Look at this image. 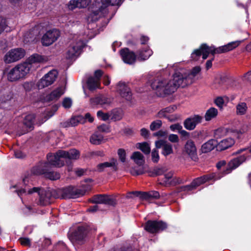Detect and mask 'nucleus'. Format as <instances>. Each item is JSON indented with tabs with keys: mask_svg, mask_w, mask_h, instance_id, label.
<instances>
[{
	"mask_svg": "<svg viewBox=\"0 0 251 251\" xmlns=\"http://www.w3.org/2000/svg\"><path fill=\"white\" fill-rule=\"evenodd\" d=\"M183 183L182 179L178 177H173L170 181V182H164L163 183L164 186L169 187L170 186H175L177 184H179Z\"/></svg>",
	"mask_w": 251,
	"mask_h": 251,
	"instance_id": "obj_42",
	"label": "nucleus"
},
{
	"mask_svg": "<svg viewBox=\"0 0 251 251\" xmlns=\"http://www.w3.org/2000/svg\"><path fill=\"white\" fill-rule=\"evenodd\" d=\"M152 54V50L149 47H146L137 52V58L140 61L145 60L148 59Z\"/></svg>",
	"mask_w": 251,
	"mask_h": 251,
	"instance_id": "obj_25",
	"label": "nucleus"
},
{
	"mask_svg": "<svg viewBox=\"0 0 251 251\" xmlns=\"http://www.w3.org/2000/svg\"><path fill=\"white\" fill-rule=\"evenodd\" d=\"M34 120L35 116L33 115L28 114L25 117L23 124L29 129L33 128Z\"/></svg>",
	"mask_w": 251,
	"mask_h": 251,
	"instance_id": "obj_37",
	"label": "nucleus"
},
{
	"mask_svg": "<svg viewBox=\"0 0 251 251\" xmlns=\"http://www.w3.org/2000/svg\"><path fill=\"white\" fill-rule=\"evenodd\" d=\"M145 193V192L142 191H131L129 192L127 194L126 198H132V195H133L135 197H138L142 201H145L144 198L143 197V194Z\"/></svg>",
	"mask_w": 251,
	"mask_h": 251,
	"instance_id": "obj_43",
	"label": "nucleus"
},
{
	"mask_svg": "<svg viewBox=\"0 0 251 251\" xmlns=\"http://www.w3.org/2000/svg\"><path fill=\"white\" fill-rule=\"evenodd\" d=\"M214 177L215 175L214 174H206L195 178L192 182L196 189L201 185L214 179Z\"/></svg>",
	"mask_w": 251,
	"mask_h": 251,
	"instance_id": "obj_22",
	"label": "nucleus"
},
{
	"mask_svg": "<svg viewBox=\"0 0 251 251\" xmlns=\"http://www.w3.org/2000/svg\"><path fill=\"white\" fill-rule=\"evenodd\" d=\"M118 154L120 161L123 163L125 162L126 159V152L125 150L123 149H119L118 150Z\"/></svg>",
	"mask_w": 251,
	"mask_h": 251,
	"instance_id": "obj_50",
	"label": "nucleus"
},
{
	"mask_svg": "<svg viewBox=\"0 0 251 251\" xmlns=\"http://www.w3.org/2000/svg\"><path fill=\"white\" fill-rule=\"evenodd\" d=\"M21 244L24 246L30 247L31 246L30 240L27 237H21L19 239Z\"/></svg>",
	"mask_w": 251,
	"mask_h": 251,
	"instance_id": "obj_49",
	"label": "nucleus"
},
{
	"mask_svg": "<svg viewBox=\"0 0 251 251\" xmlns=\"http://www.w3.org/2000/svg\"><path fill=\"white\" fill-rule=\"evenodd\" d=\"M30 69V64H28L27 62L17 65L8 73V80L13 82L24 77L29 73Z\"/></svg>",
	"mask_w": 251,
	"mask_h": 251,
	"instance_id": "obj_3",
	"label": "nucleus"
},
{
	"mask_svg": "<svg viewBox=\"0 0 251 251\" xmlns=\"http://www.w3.org/2000/svg\"><path fill=\"white\" fill-rule=\"evenodd\" d=\"M57 76V73L56 71H50L46 74L38 82L37 86L39 89H43L46 87L52 84L55 80Z\"/></svg>",
	"mask_w": 251,
	"mask_h": 251,
	"instance_id": "obj_15",
	"label": "nucleus"
},
{
	"mask_svg": "<svg viewBox=\"0 0 251 251\" xmlns=\"http://www.w3.org/2000/svg\"><path fill=\"white\" fill-rule=\"evenodd\" d=\"M167 171L165 167H154L152 170L149 171V176L151 177H156L163 175Z\"/></svg>",
	"mask_w": 251,
	"mask_h": 251,
	"instance_id": "obj_27",
	"label": "nucleus"
},
{
	"mask_svg": "<svg viewBox=\"0 0 251 251\" xmlns=\"http://www.w3.org/2000/svg\"><path fill=\"white\" fill-rule=\"evenodd\" d=\"M173 173L172 172H170L168 173H166L164 175V177L161 181H159L158 182V184L162 186H164L163 183L164 182H170V181L173 178Z\"/></svg>",
	"mask_w": 251,
	"mask_h": 251,
	"instance_id": "obj_46",
	"label": "nucleus"
},
{
	"mask_svg": "<svg viewBox=\"0 0 251 251\" xmlns=\"http://www.w3.org/2000/svg\"><path fill=\"white\" fill-rule=\"evenodd\" d=\"M59 194L56 189L50 188L42 189L39 193V200L38 204L42 206H46L51 203L52 199L59 198Z\"/></svg>",
	"mask_w": 251,
	"mask_h": 251,
	"instance_id": "obj_8",
	"label": "nucleus"
},
{
	"mask_svg": "<svg viewBox=\"0 0 251 251\" xmlns=\"http://www.w3.org/2000/svg\"><path fill=\"white\" fill-rule=\"evenodd\" d=\"M60 36V31L56 29L50 30L44 34L41 42L44 46H49L55 42Z\"/></svg>",
	"mask_w": 251,
	"mask_h": 251,
	"instance_id": "obj_11",
	"label": "nucleus"
},
{
	"mask_svg": "<svg viewBox=\"0 0 251 251\" xmlns=\"http://www.w3.org/2000/svg\"><path fill=\"white\" fill-rule=\"evenodd\" d=\"M202 116L198 114H194L185 119L183 122L184 127L188 130H194L198 125L202 122Z\"/></svg>",
	"mask_w": 251,
	"mask_h": 251,
	"instance_id": "obj_14",
	"label": "nucleus"
},
{
	"mask_svg": "<svg viewBox=\"0 0 251 251\" xmlns=\"http://www.w3.org/2000/svg\"><path fill=\"white\" fill-rule=\"evenodd\" d=\"M162 121L160 120H157L151 123L150 128L151 131H154L159 129L162 126Z\"/></svg>",
	"mask_w": 251,
	"mask_h": 251,
	"instance_id": "obj_45",
	"label": "nucleus"
},
{
	"mask_svg": "<svg viewBox=\"0 0 251 251\" xmlns=\"http://www.w3.org/2000/svg\"><path fill=\"white\" fill-rule=\"evenodd\" d=\"M86 84L88 89L92 91L99 88L100 85V82L93 76H90L88 78Z\"/></svg>",
	"mask_w": 251,
	"mask_h": 251,
	"instance_id": "obj_29",
	"label": "nucleus"
},
{
	"mask_svg": "<svg viewBox=\"0 0 251 251\" xmlns=\"http://www.w3.org/2000/svg\"><path fill=\"white\" fill-rule=\"evenodd\" d=\"M59 198L62 199H75L85 195L86 191L81 189H78L73 186H69L57 190Z\"/></svg>",
	"mask_w": 251,
	"mask_h": 251,
	"instance_id": "obj_5",
	"label": "nucleus"
},
{
	"mask_svg": "<svg viewBox=\"0 0 251 251\" xmlns=\"http://www.w3.org/2000/svg\"><path fill=\"white\" fill-rule=\"evenodd\" d=\"M247 104L245 102H241L236 106V112L238 115H244L247 110Z\"/></svg>",
	"mask_w": 251,
	"mask_h": 251,
	"instance_id": "obj_41",
	"label": "nucleus"
},
{
	"mask_svg": "<svg viewBox=\"0 0 251 251\" xmlns=\"http://www.w3.org/2000/svg\"><path fill=\"white\" fill-rule=\"evenodd\" d=\"M64 94V92L61 87H58L53 90L50 93L44 96L41 100L44 103L50 102L53 100H58L59 98Z\"/></svg>",
	"mask_w": 251,
	"mask_h": 251,
	"instance_id": "obj_20",
	"label": "nucleus"
},
{
	"mask_svg": "<svg viewBox=\"0 0 251 251\" xmlns=\"http://www.w3.org/2000/svg\"><path fill=\"white\" fill-rule=\"evenodd\" d=\"M183 152L185 153L192 160L197 162L199 160L197 149L195 142L191 139L187 141L184 146Z\"/></svg>",
	"mask_w": 251,
	"mask_h": 251,
	"instance_id": "obj_13",
	"label": "nucleus"
},
{
	"mask_svg": "<svg viewBox=\"0 0 251 251\" xmlns=\"http://www.w3.org/2000/svg\"><path fill=\"white\" fill-rule=\"evenodd\" d=\"M136 164L139 166L143 165L145 162L144 155L139 151H134L131 157Z\"/></svg>",
	"mask_w": 251,
	"mask_h": 251,
	"instance_id": "obj_30",
	"label": "nucleus"
},
{
	"mask_svg": "<svg viewBox=\"0 0 251 251\" xmlns=\"http://www.w3.org/2000/svg\"><path fill=\"white\" fill-rule=\"evenodd\" d=\"M150 131L149 130L146 128H142L140 130V135L142 136L144 139H148L150 137Z\"/></svg>",
	"mask_w": 251,
	"mask_h": 251,
	"instance_id": "obj_57",
	"label": "nucleus"
},
{
	"mask_svg": "<svg viewBox=\"0 0 251 251\" xmlns=\"http://www.w3.org/2000/svg\"><path fill=\"white\" fill-rule=\"evenodd\" d=\"M72 104V100L69 98H65L62 101V105L65 108H69Z\"/></svg>",
	"mask_w": 251,
	"mask_h": 251,
	"instance_id": "obj_53",
	"label": "nucleus"
},
{
	"mask_svg": "<svg viewBox=\"0 0 251 251\" xmlns=\"http://www.w3.org/2000/svg\"><path fill=\"white\" fill-rule=\"evenodd\" d=\"M85 122L84 117L81 115H77L71 118L69 121V123L71 126H75L79 123L83 124Z\"/></svg>",
	"mask_w": 251,
	"mask_h": 251,
	"instance_id": "obj_39",
	"label": "nucleus"
},
{
	"mask_svg": "<svg viewBox=\"0 0 251 251\" xmlns=\"http://www.w3.org/2000/svg\"><path fill=\"white\" fill-rule=\"evenodd\" d=\"M242 41H235L231 42L226 45L215 48L214 46H209L206 43L201 44V50L202 51V59L205 60L207 58L209 54L213 56L215 54L222 53L231 51L239 46Z\"/></svg>",
	"mask_w": 251,
	"mask_h": 251,
	"instance_id": "obj_2",
	"label": "nucleus"
},
{
	"mask_svg": "<svg viewBox=\"0 0 251 251\" xmlns=\"http://www.w3.org/2000/svg\"><path fill=\"white\" fill-rule=\"evenodd\" d=\"M42 189L40 187H34L32 188L29 189L27 191V194L29 195L32 194L33 193H37L39 196V193L41 191Z\"/></svg>",
	"mask_w": 251,
	"mask_h": 251,
	"instance_id": "obj_62",
	"label": "nucleus"
},
{
	"mask_svg": "<svg viewBox=\"0 0 251 251\" xmlns=\"http://www.w3.org/2000/svg\"><path fill=\"white\" fill-rule=\"evenodd\" d=\"M131 173L133 176H139L144 173L143 169L140 168L139 169H133L131 171Z\"/></svg>",
	"mask_w": 251,
	"mask_h": 251,
	"instance_id": "obj_64",
	"label": "nucleus"
},
{
	"mask_svg": "<svg viewBox=\"0 0 251 251\" xmlns=\"http://www.w3.org/2000/svg\"><path fill=\"white\" fill-rule=\"evenodd\" d=\"M118 89L121 96L126 100L130 101L132 99L131 90L125 82H119L118 84Z\"/></svg>",
	"mask_w": 251,
	"mask_h": 251,
	"instance_id": "obj_21",
	"label": "nucleus"
},
{
	"mask_svg": "<svg viewBox=\"0 0 251 251\" xmlns=\"http://www.w3.org/2000/svg\"><path fill=\"white\" fill-rule=\"evenodd\" d=\"M218 110L214 107H210L206 112L204 118L206 121H209L218 115Z\"/></svg>",
	"mask_w": 251,
	"mask_h": 251,
	"instance_id": "obj_35",
	"label": "nucleus"
},
{
	"mask_svg": "<svg viewBox=\"0 0 251 251\" xmlns=\"http://www.w3.org/2000/svg\"><path fill=\"white\" fill-rule=\"evenodd\" d=\"M151 152L152 161L154 163H158L160 159L158 151L156 149H153Z\"/></svg>",
	"mask_w": 251,
	"mask_h": 251,
	"instance_id": "obj_47",
	"label": "nucleus"
},
{
	"mask_svg": "<svg viewBox=\"0 0 251 251\" xmlns=\"http://www.w3.org/2000/svg\"><path fill=\"white\" fill-rule=\"evenodd\" d=\"M167 142V141H166L165 140H162V139H160V140L155 141V149H156L157 150L159 149H162L164 146L166 144V143Z\"/></svg>",
	"mask_w": 251,
	"mask_h": 251,
	"instance_id": "obj_54",
	"label": "nucleus"
},
{
	"mask_svg": "<svg viewBox=\"0 0 251 251\" xmlns=\"http://www.w3.org/2000/svg\"><path fill=\"white\" fill-rule=\"evenodd\" d=\"M143 197L145 201L158 200L160 198V194L157 191H151L149 192H145L143 194Z\"/></svg>",
	"mask_w": 251,
	"mask_h": 251,
	"instance_id": "obj_32",
	"label": "nucleus"
},
{
	"mask_svg": "<svg viewBox=\"0 0 251 251\" xmlns=\"http://www.w3.org/2000/svg\"><path fill=\"white\" fill-rule=\"evenodd\" d=\"M103 72L101 70H97L94 73V78L100 82L101 76H102Z\"/></svg>",
	"mask_w": 251,
	"mask_h": 251,
	"instance_id": "obj_60",
	"label": "nucleus"
},
{
	"mask_svg": "<svg viewBox=\"0 0 251 251\" xmlns=\"http://www.w3.org/2000/svg\"><path fill=\"white\" fill-rule=\"evenodd\" d=\"M88 229L84 226H78L70 235L69 238L72 241L79 242L83 241L86 237Z\"/></svg>",
	"mask_w": 251,
	"mask_h": 251,
	"instance_id": "obj_17",
	"label": "nucleus"
},
{
	"mask_svg": "<svg viewBox=\"0 0 251 251\" xmlns=\"http://www.w3.org/2000/svg\"><path fill=\"white\" fill-rule=\"evenodd\" d=\"M136 147L141 150L145 155H148L151 153V150L150 146L147 142L137 143Z\"/></svg>",
	"mask_w": 251,
	"mask_h": 251,
	"instance_id": "obj_34",
	"label": "nucleus"
},
{
	"mask_svg": "<svg viewBox=\"0 0 251 251\" xmlns=\"http://www.w3.org/2000/svg\"><path fill=\"white\" fill-rule=\"evenodd\" d=\"M218 141L215 139H210L206 143L202 144L201 151L202 153H207L211 151L215 148H217Z\"/></svg>",
	"mask_w": 251,
	"mask_h": 251,
	"instance_id": "obj_24",
	"label": "nucleus"
},
{
	"mask_svg": "<svg viewBox=\"0 0 251 251\" xmlns=\"http://www.w3.org/2000/svg\"><path fill=\"white\" fill-rule=\"evenodd\" d=\"M90 201L93 203L105 204L111 206L116 204L115 199L105 194L95 195Z\"/></svg>",
	"mask_w": 251,
	"mask_h": 251,
	"instance_id": "obj_18",
	"label": "nucleus"
},
{
	"mask_svg": "<svg viewBox=\"0 0 251 251\" xmlns=\"http://www.w3.org/2000/svg\"><path fill=\"white\" fill-rule=\"evenodd\" d=\"M202 51L201 50V45L199 49H196L193 51L191 55V58L193 60H198L202 54Z\"/></svg>",
	"mask_w": 251,
	"mask_h": 251,
	"instance_id": "obj_44",
	"label": "nucleus"
},
{
	"mask_svg": "<svg viewBox=\"0 0 251 251\" xmlns=\"http://www.w3.org/2000/svg\"><path fill=\"white\" fill-rule=\"evenodd\" d=\"M111 4L110 0H100L93 3L92 13L94 16L100 18L107 13V7Z\"/></svg>",
	"mask_w": 251,
	"mask_h": 251,
	"instance_id": "obj_9",
	"label": "nucleus"
},
{
	"mask_svg": "<svg viewBox=\"0 0 251 251\" xmlns=\"http://www.w3.org/2000/svg\"><path fill=\"white\" fill-rule=\"evenodd\" d=\"M44 60V57L42 55L37 53H34L31 55L27 60V63L30 64V67L31 64L35 63H40L43 62Z\"/></svg>",
	"mask_w": 251,
	"mask_h": 251,
	"instance_id": "obj_33",
	"label": "nucleus"
},
{
	"mask_svg": "<svg viewBox=\"0 0 251 251\" xmlns=\"http://www.w3.org/2000/svg\"><path fill=\"white\" fill-rule=\"evenodd\" d=\"M177 108V107L175 105H170L168 107L163 108L165 112L167 113V115H169V114L172 113L174 112Z\"/></svg>",
	"mask_w": 251,
	"mask_h": 251,
	"instance_id": "obj_58",
	"label": "nucleus"
},
{
	"mask_svg": "<svg viewBox=\"0 0 251 251\" xmlns=\"http://www.w3.org/2000/svg\"><path fill=\"white\" fill-rule=\"evenodd\" d=\"M37 34L35 33L34 29H30L24 35V41L25 43L34 42L36 39Z\"/></svg>",
	"mask_w": 251,
	"mask_h": 251,
	"instance_id": "obj_31",
	"label": "nucleus"
},
{
	"mask_svg": "<svg viewBox=\"0 0 251 251\" xmlns=\"http://www.w3.org/2000/svg\"><path fill=\"white\" fill-rule=\"evenodd\" d=\"M151 86L153 90L156 91V93L159 97H163L171 94V93H167V91L170 88L169 80L162 76H157L152 79L151 80Z\"/></svg>",
	"mask_w": 251,
	"mask_h": 251,
	"instance_id": "obj_4",
	"label": "nucleus"
},
{
	"mask_svg": "<svg viewBox=\"0 0 251 251\" xmlns=\"http://www.w3.org/2000/svg\"><path fill=\"white\" fill-rule=\"evenodd\" d=\"M25 55V51L22 48L12 49L4 55V61L5 63H11L21 59Z\"/></svg>",
	"mask_w": 251,
	"mask_h": 251,
	"instance_id": "obj_10",
	"label": "nucleus"
},
{
	"mask_svg": "<svg viewBox=\"0 0 251 251\" xmlns=\"http://www.w3.org/2000/svg\"><path fill=\"white\" fill-rule=\"evenodd\" d=\"M103 140V136L98 133L93 134L90 138V142L94 145H100Z\"/></svg>",
	"mask_w": 251,
	"mask_h": 251,
	"instance_id": "obj_36",
	"label": "nucleus"
},
{
	"mask_svg": "<svg viewBox=\"0 0 251 251\" xmlns=\"http://www.w3.org/2000/svg\"><path fill=\"white\" fill-rule=\"evenodd\" d=\"M170 128L172 131H175L176 130H178V132L182 128V126L179 124H175L172 125L170 126Z\"/></svg>",
	"mask_w": 251,
	"mask_h": 251,
	"instance_id": "obj_63",
	"label": "nucleus"
},
{
	"mask_svg": "<svg viewBox=\"0 0 251 251\" xmlns=\"http://www.w3.org/2000/svg\"><path fill=\"white\" fill-rule=\"evenodd\" d=\"M120 55L123 61L128 64H133L136 59V55L133 51H130L128 48H125L120 51Z\"/></svg>",
	"mask_w": 251,
	"mask_h": 251,
	"instance_id": "obj_19",
	"label": "nucleus"
},
{
	"mask_svg": "<svg viewBox=\"0 0 251 251\" xmlns=\"http://www.w3.org/2000/svg\"><path fill=\"white\" fill-rule=\"evenodd\" d=\"M173 79L169 80L170 88L167 90V93H174L177 88L181 87L184 88L188 84L187 77L179 72H176L173 75Z\"/></svg>",
	"mask_w": 251,
	"mask_h": 251,
	"instance_id": "obj_7",
	"label": "nucleus"
},
{
	"mask_svg": "<svg viewBox=\"0 0 251 251\" xmlns=\"http://www.w3.org/2000/svg\"><path fill=\"white\" fill-rule=\"evenodd\" d=\"M97 115L98 118H101V119L104 121H107L110 117V116L108 113H105L101 110L98 111Z\"/></svg>",
	"mask_w": 251,
	"mask_h": 251,
	"instance_id": "obj_51",
	"label": "nucleus"
},
{
	"mask_svg": "<svg viewBox=\"0 0 251 251\" xmlns=\"http://www.w3.org/2000/svg\"><path fill=\"white\" fill-rule=\"evenodd\" d=\"M99 131L105 133H109L111 131L110 126L109 124H103L98 126Z\"/></svg>",
	"mask_w": 251,
	"mask_h": 251,
	"instance_id": "obj_48",
	"label": "nucleus"
},
{
	"mask_svg": "<svg viewBox=\"0 0 251 251\" xmlns=\"http://www.w3.org/2000/svg\"><path fill=\"white\" fill-rule=\"evenodd\" d=\"M168 140L172 143H176L179 141L178 136L176 134H171L168 136Z\"/></svg>",
	"mask_w": 251,
	"mask_h": 251,
	"instance_id": "obj_59",
	"label": "nucleus"
},
{
	"mask_svg": "<svg viewBox=\"0 0 251 251\" xmlns=\"http://www.w3.org/2000/svg\"><path fill=\"white\" fill-rule=\"evenodd\" d=\"M84 47L85 45L81 41L71 44L67 51V58L73 59L78 56Z\"/></svg>",
	"mask_w": 251,
	"mask_h": 251,
	"instance_id": "obj_12",
	"label": "nucleus"
},
{
	"mask_svg": "<svg viewBox=\"0 0 251 251\" xmlns=\"http://www.w3.org/2000/svg\"><path fill=\"white\" fill-rule=\"evenodd\" d=\"M143 227L147 232L155 234L165 230L168 228V224L162 220H149L145 223Z\"/></svg>",
	"mask_w": 251,
	"mask_h": 251,
	"instance_id": "obj_6",
	"label": "nucleus"
},
{
	"mask_svg": "<svg viewBox=\"0 0 251 251\" xmlns=\"http://www.w3.org/2000/svg\"><path fill=\"white\" fill-rule=\"evenodd\" d=\"M215 104L220 109L222 108L224 104V100L222 97H218L214 100Z\"/></svg>",
	"mask_w": 251,
	"mask_h": 251,
	"instance_id": "obj_52",
	"label": "nucleus"
},
{
	"mask_svg": "<svg viewBox=\"0 0 251 251\" xmlns=\"http://www.w3.org/2000/svg\"><path fill=\"white\" fill-rule=\"evenodd\" d=\"M235 143L233 139L231 138H227L223 139L220 142H218L217 146V150L219 151H223L232 146Z\"/></svg>",
	"mask_w": 251,
	"mask_h": 251,
	"instance_id": "obj_23",
	"label": "nucleus"
},
{
	"mask_svg": "<svg viewBox=\"0 0 251 251\" xmlns=\"http://www.w3.org/2000/svg\"><path fill=\"white\" fill-rule=\"evenodd\" d=\"M92 0H78L79 6L78 8H85L91 2Z\"/></svg>",
	"mask_w": 251,
	"mask_h": 251,
	"instance_id": "obj_55",
	"label": "nucleus"
},
{
	"mask_svg": "<svg viewBox=\"0 0 251 251\" xmlns=\"http://www.w3.org/2000/svg\"><path fill=\"white\" fill-rule=\"evenodd\" d=\"M123 116L122 110L120 109H114L111 112V119L114 121L121 120Z\"/></svg>",
	"mask_w": 251,
	"mask_h": 251,
	"instance_id": "obj_38",
	"label": "nucleus"
},
{
	"mask_svg": "<svg viewBox=\"0 0 251 251\" xmlns=\"http://www.w3.org/2000/svg\"><path fill=\"white\" fill-rule=\"evenodd\" d=\"M117 160L114 158H112L110 162H105L100 163L98 165V170L99 172H102L105 168L112 167L115 171L117 170V166L116 165Z\"/></svg>",
	"mask_w": 251,
	"mask_h": 251,
	"instance_id": "obj_28",
	"label": "nucleus"
},
{
	"mask_svg": "<svg viewBox=\"0 0 251 251\" xmlns=\"http://www.w3.org/2000/svg\"><path fill=\"white\" fill-rule=\"evenodd\" d=\"M156 117L160 119L166 118L168 117V115L165 112L163 109L160 110L156 114Z\"/></svg>",
	"mask_w": 251,
	"mask_h": 251,
	"instance_id": "obj_61",
	"label": "nucleus"
},
{
	"mask_svg": "<svg viewBox=\"0 0 251 251\" xmlns=\"http://www.w3.org/2000/svg\"><path fill=\"white\" fill-rule=\"evenodd\" d=\"M174 152L173 146L169 142H167L162 149L161 154L165 157L173 154Z\"/></svg>",
	"mask_w": 251,
	"mask_h": 251,
	"instance_id": "obj_40",
	"label": "nucleus"
},
{
	"mask_svg": "<svg viewBox=\"0 0 251 251\" xmlns=\"http://www.w3.org/2000/svg\"><path fill=\"white\" fill-rule=\"evenodd\" d=\"M195 187L193 184L192 182L189 184L184 186H182L180 187L181 191H190L195 189Z\"/></svg>",
	"mask_w": 251,
	"mask_h": 251,
	"instance_id": "obj_56",
	"label": "nucleus"
},
{
	"mask_svg": "<svg viewBox=\"0 0 251 251\" xmlns=\"http://www.w3.org/2000/svg\"><path fill=\"white\" fill-rule=\"evenodd\" d=\"M247 159L245 154L240 155L231 159L227 164L226 169L223 171L224 175L230 173L232 170L236 169L244 162Z\"/></svg>",
	"mask_w": 251,
	"mask_h": 251,
	"instance_id": "obj_16",
	"label": "nucleus"
},
{
	"mask_svg": "<svg viewBox=\"0 0 251 251\" xmlns=\"http://www.w3.org/2000/svg\"><path fill=\"white\" fill-rule=\"evenodd\" d=\"M80 152L76 149L69 151L59 150L55 154L48 153L47 155L48 162H45L43 166H36L33 168L32 172L35 175H44V176L51 180H56L60 178L59 173L50 171L49 168L50 166L61 167L65 165H72L71 160L79 158Z\"/></svg>",
	"mask_w": 251,
	"mask_h": 251,
	"instance_id": "obj_1",
	"label": "nucleus"
},
{
	"mask_svg": "<svg viewBox=\"0 0 251 251\" xmlns=\"http://www.w3.org/2000/svg\"><path fill=\"white\" fill-rule=\"evenodd\" d=\"M91 105L94 107L98 105H103L108 103V99L103 96L100 95L90 99Z\"/></svg>",
	"mask_w": 251,
	"mask_h": 251,
	"instance_id": "obj_26",
	"label": "nucleus"
}]
</instances>
